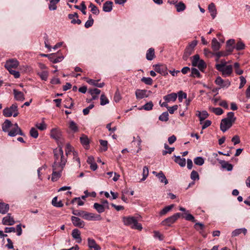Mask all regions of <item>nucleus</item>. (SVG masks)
Returning <instances> with one entry per match:
<instances>
[{"instance_id":"nucleus-44","label":"nucleus","mask_w":250,"mask_h":250,"mask_svg":"<svg viewBox=\"0 0 250 250\" xmlns=\"http://www.w3.org/2000/svg\"><path fill=\"white\" fill-rule=\"evenodd\" d=\"M196 66H197L200 71H203L207 67V64L204 60H201L197 63V64Z\"/></svg>"},{"instance_id":"nucleus-45","label":"nucleus","mask_w":250,"mask_h":250,"mask_svg":"<svg viewBox=\"0 0 250 250\" xmlns=\"http://www.w3.org/2000/svg\"><path fill=\"white\" fill-rule=\"evenodd\" d=\"M227 120H229V121L231 122L232 124H233L236 118L234 116V114L233 112H229L227 114V117L225 118Z\"/></svg>"},{"instance_id":"nucleus-32","label":"nucleus","mask_w":250,"mask_h":250,"mask_svg":"<svg viewBox=\"0 0 250 250\" xmlns=\"http://www.w3.org/2000/svg\"><path fill=\"white\" fill-rule=\"evenodd\" d=\"M154 49L152 48H150L146 52V58L148 61H151L154 57Z\"/></svg>"},{"instance_id":"nucleus-25","label":"nucleus","mask_w":250,"mask_h":250,"mask_svg":"<svg viewBox=\"0 0 250 250\" xmlns=\"http://www.w3.org/2000/svg\"><path fill=\"white\" fill-rule=\"evenodd\" d=\"M221 47L220 43L216 38H213L211 41V48L214 51L219 50Z\"/></svg>"},{"instance_id":"nucleus-40","label":"nucleus","mask_w":250,"mask_h":250,"mask_svg":"<svg viewBox=\"0 0 250 250\" xmlns=\"http://www.w3.org/2000/svg\"><path fill=\"white\" fill-rule=\"evenodd\" d=\"M159 120L162 122H167L169 120V115L167 111L163 112L159 117Z\"/></svg>"},{"instance_id":"nucleus-42","label":"nucleus","mask_w":250,"mask_h":250,"mask_svg":"<svg viewBox=\"0 0 250 250\" xmlns=\"http://www.w3.org/2000/svg\"><path fill=\"white\" fill-rule=\"evenodd\" d=\"M52 204L53 206L58 208H61L63 206V204L62 201H58V198L57 197H55L52 200Z\"/></svg>"},{"instance_id":"nucleus-2","label":"nucleus","mask_w":250,"mask_h":250,"mask_svg":"<svg viewBox=\"0 0 250 250\" xmlns=\"http://www.w3.org/2000/svg\"><path fill=\"white\" fill-rule=\"evenodd\" d=\"M179 209L184 212L185 216L180 213H176L173 215L167 217L162 222V224L163 226H170L172 224L174 223L180 217L182 216L187 221H190L192 222L195 221L194 216L189 213V211L187 210L185 208L180 207Z\"/></svg>"},{"instance_id":"nucleus-49","label":"nucleus","mask_w":250,"mask_h":250,"mask_svg":"<svg viewBox=\"0 0 250 250\" xmlns=\"http://www.w3.org/2000/svg\"><path fill=\"white\" fill-rule=\"evenodd\" d=\"M38 75L40 76L42 80L45 81L48 79V73L46 71H43L41 72H38Z\"/></svg>"},{"instance_id":"nucleus-64","label":"nucleus","mask_w":250,"mask_h":250,"mask_svg":"<svg viewBox=\"0 0 250 250\" xmlns=\"http://www.w3.org/2000/svg\"><path fill=\"white\" fill-rule=\"evenodd\" d=\"M121 96L118 91H117L114 96V101L116 103L119 102L121 100Z\"/></svg>"},{"instance_id":"nucleus-57","label":"nucleus","mask_w":250,"mask_h":250,"mask_svg":"<svg viewBox=\"0 0 250 250\" xmlns=\"http://www.w3.org/2000/svg\"><path fill=\"white\" fill-rule=\"evenodd\" d=\"M141 81L147 85H151L153 82V80L150 77H143Z\"/></svg>"},{"instance_id":"nucleus-53","label":"nucleus","mask_w":250,"mask_h":250,"mask_svg":"<svg viewBox=\"0 0 250 250\" xmlns=\"http://www.w3.org/2000/svg\"><path fill=\"white\" fill-rule=\"evenodd\" d=\"M109 103V100L104 94H102L100 97V104L104 105Z\"/></svg>"},{"instance_id":"nucleus-6","label":"nucleus","mask_w":250,"mask_h":250,"mask_svg":"<svg viewBox=\"0 0 250 250\" xmlns=\"http://www.w3.org/2000/svg\"><path fill=\"white\" fill-rule=\"evenodd\" d=\"M215 83L219 86L218 89L228 88L231 84L230 81L228 80H223L221 77L218 76L215 80Z\"/></svg>"},{"instance_id":"nucleus-56","label":"nucleus","mask_w":250,"mask_h":250,"mask_svg":"<svg viewBox=\"0 0 250 250\" xmlns=\"http://www.w3.org/2000/svg\"><path fill=\"white\" fill-rule=\"evenodd\" d=\"M190 178L192 180H198L199 179V175L198 173L195 171L193 170L190 174Z\"/></svg>"},{"instance_id":"nucleus-54","label":"nucleus","mask_w":250,"mask_h":250,"mask_svg":"<svg viewBox=\"0 0 250 250\" xmlns=\"http://www.w3.org/2000/svg\"><path fill=\"white\" fill-rule=\"evenodd\" d=\"M199 55L198 54L195 55L192 57L191 63L193 66H196L197 63L200 61Z\"/></svg>"},{"instance_id":"nucleus-7","label":"nucleus","mask_w":250,"mask_h":250,"mask_svg":"<svg viewBox=\"0 0 250 250\" xmlns=\"http://www.w3.org/2000/svg\"><path fill=\"white\" fill-rule=\"evenodd\" d=\"M83 218L88 221H100L102 220L100 215L84 211Z\"/></svg>"},{"instance_id":"nucleus-51","label":"nucleus","mask_w":250,"mask_h":250,"mask_svg":"<svg viewBox=\"0 0 250 250\" xmlns=\"http://www.w3.org/2000/svg\"><path fill=\"white\" fill-rule=\"evenodd\" d=\"M148 168L146 166H145L143 167V178L141 179V181H145L148 175Z\"/></svg>"},{"instance_id":"nucleus-30","label":"nucleus","mask_w":250,"mask_h":250,"mask_svg":"<svg viewBox=\"0 0 250 250\" xmlns=\"http://www.w3.org/2000/svg\"><path fill=\"white\" fill-rule=\"evenodd\" d=\"M193 50V49L187 46L185 50V52L183 56V59L185 61H187L188 57L192 54Z\"/></svg>"},{"instance_id":"nucleus-63","label":"nucleus","mask_w":250,"mask_h":250,"mask_svg":"<svg viewBox=\"0 0 250 250\" xmlns=\"http://www.w3.org/2000/svg\"><path fill=\"white\" fill-rule=\"evenodd\" d=\"M9 73L14 76L15 78H18L20 76V72L13 69L8 70Z\"/></svg>"},{"instance_id":"nucleus-48","label":"nucleus","mask_w":250,"mask_h":250,"mask_svg":"<svg viewBox=\"0 0 250 250\" xmlns=\"http://www.w3.org/2000/svg\"><path fill=\"white\" fill-rule=\"evenodd\" d=\"M191 70V74L190 75L191 77H197L198 78H200L201 77V75L197 69H196L195 68H192Z\"/></svg>"},{"instance_id":"nucleus-17","label":"nucleus","mask_w":250,"mask_h":250,"mask_svg":"<svg viewBox=\"0 0 250 250\" xmlns=\"http://www.w3.org/2000/svg\"><path fill=\"white\" fill-rule=\"evenodd\" d=\"M177 98V94L176 93H171L163 97L164 100L167 102H175Z\"/></svg>"},{"instance_id":"nucleus-34","label":"nucleus","mask_w":250,"mask_h":250,"mask_svg":"<svg viewBox=\"0 0 250 250\" xmlns=\"http://www.w3.org/2000/svg\"><path fill=\"white\" fill-rule=\"evenodd\" d=\"M93 208L95 209L99 213L104 212L105 209L101 204L98 203L94 204Z\"/></svg>"},{"instance_id":"nucleus-37","label":"nucleus","mask_w":250,"mask_h":250,"mask_svg":"<svg viewBox=\"0 0 250 250\" xmlns=\"http://www.w3.org/2000/svg\"><path fill=\"white\" fill-rule=\"evenodd\" d=\"M174 207V205H170L164 208L160 212L159 214L162 216L169 211Z\"/></svg>"},{"instance_id":"nucleus-12","label":"nucleus","mask_w":250,"mask_h":250,"mask_svg":"<svg viewBox=\"0 0 250 250\" xmlns=\"http://www.w3.org/2000/svg\"><path fill=\"white\" fill-rule=\"evenodd\" d=\"M62 135V132L58 128H55L51 129L50 136L52 138L58 141L61 138Z\"/></svg>"},{"instance_id":"nucleus-52","label":"nucleus","mask_w":250,"mask_h":250,"mask_svg":"<svg viewBox=\"0 0 250 250\" xmlns=\"http://www.w3.org/2000/svg\"><path fill=\"white\" fill-rule=\"evenodd\" d=\"M235 49L237 51L243 50L245 47V44L241 41H239L234 46Z\"/></svg>"},{"instance_id":"nucleus-43","label":"nucleus","mask_w":250,"mask_h":250,"mask_svg":"<svg viewBox=\"0 0 250 250\" xmlns=\"http://www.w3.org/2000/svg\"><path fill=\"white\" fill-rule=\"evenodd\" d=\"M177 97L179 102H182L183 100L186 99L187 98V93L184 92L183 91H179L177 93Z\"/></svg>"},{"instance_id":"nucleus-33","label":"nucleus","mask_w":250,"mask_h":250,"mask_svg":"<svg viewBox=\"0 0 250 250\" xmlns=\"http://www.w3.org/2000/svg\"><path fill=\"white\" fill-rule=\"evenodd\" d=\"M87 82L91 85L97 86L99 88L103 87L104 85V83H99L98 81L92 79H89L87 81Z\"/></svg>"},{"instance_id":"nucleus-14","label":"nucleus","mask_w":250,"mask_h":250,"mask_svg":"<svg viewBox=\"0 0 250 250\" xmlns=\"http://www.w3.org/2000/svg\"><path fill=\"white\" fill-rule=\"evenodd\" d=\"M2 223L4 225L11 226L15 223L14 218L8 213L7 216L4 217L2 220Z\"/></svg>"},{"instance_id":"nucleus-26","label":"nucleus","mask_w":250,"mask_h":250,"mask_svg":"<svg viewBox=\"0 0 250 250\" xmlns=\"http://www.w3.org/2000/svg\"><path fill=\"white\" fill-rule=\"evenodd\" d=\"M9 209V206L8 204L0 203V213L2 214H6Z\"/></svg>"},{"instance_id":"nucleus-8","label":"nucleus","mask_w":250,"mask_h":250,"mask_svg":"<svg viewBox=\"0 0 250 250\" xmlns=\"http://www.w3.org/2000/svg\"><path fill=\"white\" fill-rule=\"evenodd\" d=\"M19 64V62L16 59H11L7 60L5 64L4 67L7 70H11L13 68H17Z\"/></svg>"},{"instance_id":"nucleus-61","label":"nucleus","mask_w":250,"mask_h":250,"mask_svg":"<svg viewBox=\"0 0 250 250\" xmlns=\"http://www.w3.org/2000/svg\"><path fill=\"white\" fill-rule=\"evenodd\" d=\"M73 147L70 145V144H67L65 146V154L66 156L69 155L70 152L73 150Z\"/></svg>"},{"instance_id":"nucleus-47","label":"nucleus","mask_w":250,"mask_h":250,"mask_svg":"<svg viewBox=\"0 0 250 250\" xmlns=\"http://www.w3.org/2000/svg\"><path fill=\"white\" fill-rule=\"evenodd\" d=\"M209 109L217 115H220L223 113V110L220 107H210Z\"/></svg>"},{"instance_id":"nucleus-9","label":"nucleus","mask_w":250,"mask_h":250,"mask_svg":"<svg viewBox=\"0 0 250 250\" xmlns=\"http://www.w3.org/2000/svg\"><path fill=\"white\" fill-rule=\"evenodd\" d=\"M232 125L233 124L231 122L227 120L226 118L223 119L220 123V129L222 131L225 132L230 128Z\"/></svg>"},{"instance_id":"nucleus-62","label":"nucleus","mask_w":250,"mask_h":250,"mask_svg":"<svg viewBox=\"0 0 250 250\" xmlns=\"http://www.w3.org/2000/svg\"><path fill=\"white\" fill-rule=\"evenodd\" d=\"M88 92L91 95H98L101 93V90L98 88H93L89 89Z\"/></svg>"},{"instance_id":"nucleus-19","label":"nucleus","mask_w":250,"mask_h":250,"mask_svg":"<svg viewBox=\"0 0 250 250\" xmlns=\"http://www.w3.org/2000/svg\"><path fill=\"white\" fill-rule=\"evenodd\" d=\"M219 163L221 164L222 167L223 169H226L228 171H231L233 169V165L229 163L225 160H219Z\"/></svg>"},{"instance_id":"nucleus-5","label":"nucleus","mask_w":250,"mask_h":250,"mask_svg":"<svg viewBox=\"0 0 250 250\" xmlns=\"http://www.w3.org/2000/svg\"><path fill=\"white\" fill-rule=\"evenodd\" d=\"M223 66H218V69H216L218 71L220 72L223 77H227L230 76L233 71V67L231 65H228L225 67H222Z\"/></svg>"},{"instance_id":"nucleus-10","label":"nucleus","mask_w":250,"mask_h":250,"mask_svg":"<svg viewBox=\"0 0 250 250\" xmlns=\"http://www.w3.org/2000/svg\"><path fill=\"white\" fill-rule=\"evenodd\" d=\"M154 70L157 73H159L164 76H167L168 74L167 67L165 65L156 64L154 66Z\"/></svg>"},{"instance_id":"nucleus-46","label":"nucleus","mask_w":250,"mask_h":250,"mask_svg":"<svg viewBox=\"0 0 250 250\" xmlns=\"http://www.w3.org/2000/svg\"><path fill=\"white\" fill-rule=\"evenodd\" d=\"M194 163L197 166H202L205 162L204 159L202 157H197L194 159Z\"/></svg>"},{"instance_id":"nucleus-1","label":"nucleus","mask_w":250,"mask_h":250,"mask_svg":"<svg viewBox=\"0 0 250 250\" xmlns=\"http://www.w3.org/2000/svg\"><path fill=\"white\" fill-rule=\"evenodd\" d=\"M54 162L52 165L53 172L51 180L56 181L61 175L62 171L67 162V157L63 154L62 146L59 147L53 150Z\"/></svg>"},{"instance_id":"nucleus-22","label":"nucleus","mask_w":250,"mask_h":250,"mask_svg":"<svg viewBox=\"0 0 250 250\" xmlns=\"http://www.w3.org/2000/svg\"><path fill=\"white\" fill-rule=\"evenodd\" d=\"M247 233V229L245 228L236 229L232 232L231 235L232 237H236L241 233H243L244 235H246Z\"/></svg>"},{"instance_id":"nucleus-38","label":"nucleus","mask_w":250,"mask_h":250,"mask_svg":"<svg viewBox=\"0 0 250 250\" xmlns=\"http://www.w3.org/2000/svg\"><path fill=\"white\" fill-rule=\"evenodd\" d=\"M80 141H81V143L83 146H86L89 145V139H88V137L85 135H83L80 137Z\"/></svg>"},{"instance_id":"nucleus-60","label":"nucleus","mask_w":250,"mask_h":250,"mask_svg":"<svg viewBox=\"0 0 250 250\" xmlns=\"http://www.w3.org/2000/svg\"><path fill=\"white\" fill-rule=\"evenodd\" d=\"M100 143L101 145L103 147V150L104 151H106L107 150V141L105 140H100Z\"/></svg>"},{"instance_id":"nucleus-41","label":"nucleus","mask_w":250,"mask_h":250,"mask_svg":"<svg viewBox=\"0 0 250 250\" xmlns=\"http://www.w3.org/2000/svg\"><path fill=\"white\" fill-rule=\"evenodd\" d=\"M153 107V104L151 101L146 103L144 104L140 109H144L146 111H149L152 109Z\"/></svg>"},{"instance_id":"nucleus-3","label":"nucleus","mask_w":250,"mask_h":250,"mask_svg":"<svg viewBox=\"0 0 250 250\" xmlns=\"http://www.w3.org/2000/svg\"><path fill=\"white\" fill-rule=\"evenodd\" d=\"M123 221L125 225L130 226L131 228L141 230L143 229L142 225L138 222V221L134 217H124Z\"/></svg>"},{"instance_id":"nucleus-24","label":"nucleus","mask_w":250,"mask_h":250,"mask_svg":"<svg viewBox=\"0 0 250 250\" xmlns=\"http://www.w3.org/2000/svg\"><path fill=\"white\" fill-rule=\"evenodd\" d=\"M198 114H197V116L199 118L200 124H202L203 123V121L207 118L209 115L208 113L206 110H203L202 112H200L199 111H197Z\"/></svg>"},{"instance_id":"nucleus-36","label":"nucleus","mask_w":250,"mask_h":250,"mask_svg":"<svg viewBox=\"0 0 250 250\" xmlns=\"http://www.w3.org/2000/svg\"><path fill=\"white\" fill-rule=\"evenodd\" d=\"M60 0H50L48 8L50 10H55L57 9L56 4L58 3Z\"/></svg>"},{"instance_id":"nucleus-13","label":"nucleus","mask_w":250,"mask_h":250,"mask_svg":"<svg viewBox=\"0 0 250 250\" xmlns=\"http://www.w3.org/2000/svg\"><path fill=\"white\" fill-rule=\"evenodd\" d=\"M71 221L74 226L78 227L80 228H83L85 226L84 222L77 217L72 216Z\"/></svg>"},{"instance_id":"nucleus-27","label":"nucleus","mask_w":250,"mask_h":250,"mask_svg":"<svg viewBox=\"0 0 250 250\" xmlns=\"http://www.w3.org/2000/svg\"><path fill=\"white\" fill-rule=\"evenodd\" d=\"M69 128L73 133L77 132L79 130L77 125L72 120L69 122Z\"/></svg>"},{"instance_id":"nucleus-55","label":"nucleus","mask_w":250,"mask_h":250,"mask_svg":"<svg viewBox=\"0 0 250 250\" xmlns=\"http://www.w3.org/2000/svg\"><path fill=\"white\" fill-rule=\"evenodd\" d=\"M30 135L32 137L34 138H38L39 133L37 129L34 127L31 128L30 130Z\"/></svg>"},{"instance_id":"nucleus-18","label":"nucleus","mask_w":250,"mask_h":250,"mask_svg":"<svg viewBox=\"0 0 250 250\" xmlns=\"http://www.w3.org/2000/svg\"><path fill=\"white\" fill-rule=\"evenodd\" d=\"M72 236L74 239L76 240L78 243H81L82 239L81 237V232L78 229H75L72 230Z\"/></svg>"},{"instance_id":"nucleus-16","label":"nucleus","mask_w":250,"mask_h":250,"mask_svg":"<svg viewBox=\"0 0 250 250\" xmlns=\"http://www.w3.org/2000/svg\"><path fill=\"white\" fill-rule=\"evenodd\" d=\"M208 9L210 13V15L213 19H215L217 16V9L214 3L211 2L208 5Z\"/></svg>"},{"instance_id":"nucleus-20","label":"nucleus","mask_w":250,"mask_h":250,"mask_svg":"<svg viewBox=\"0 0 250 250\" xmlns=\"http://www.w3.org/2000/svg\"><path fill=\"white\" fill-rule=\"evenodd\" d=\"M113 9V2L111 1H106L104 4L103 10L105 12H110Z\"/></svg>"},{"instance_id":"nucleus-31","label":"nucleus","mask_w":250,"mask_h":250,"mask_svg":"<svg viewBox=\"0 0 250 250\" xmlns=\"http://www.w3.org/2000/svg\"><path fill=\"white\" fill-rule=\"evenodd\" d=\"M157 177L161 183H163L165 185L168 184V181L166 177L164 175V173L162 171L158 172V174H157Z\"/></svg>"},{"instance_id":"nucleus-11","label":"nucleus","mask_w":250,"mask_h":250,"mask_svg":"<svg viewBox=\"0 0 250 250\" xmlns=\"http://www.w3.org/2000/svg\"><path fill=\"white\" fill-rule=\"evenodd\" d=\"M150 93V91H147L145 89H137L135 91L136 97L137 99H142L144 98L148 97V95L146 94L147 92Z\"/></svg>"},{"instance_id":"nucleus-58","label":"nucleus","mask_w":250,"mask_h":250,"mask_svg":"<svg viewBox=\"0 0 250 250\" xmlns=\"http://www.w3.org/2000/svg\"><path fill=\"white\" fill-rule=\"evenodd\" d=\"M154 237L156 239H159L160 241L164 240V236L161 234L158 231H154Z\"/></svg>"},{"instance_id":"nucleus-4","label":"nucleus","mask_w":250,"mask_h":250,"mask_svg":"<svg viewBox=\"0 0 250 250\" xmlns=\"http://www.w3.org/2000/svg\"><path fill=\"white\" fill-rule=\"evenodd\" d=\"M19 114L18 105L17 104H13L10 107L5 108L3 110V115L4 117H9L12 115L16 117Z\"/></svg>"},{"instance_id":"nucleus-21","label":"nucleus","mask_w":250,"mask_h":250,"mask_svg":"<svg viewBox=\"0 0 250 250\" xmlns=\"http://www.w3.org/2000/svg\"><path fill=\"white\" fill-rule=\"evenodd\" d=\"M14 98L17 101H23L24 100V95L22 92L19 91L16 89L13 90Z\"/></svg>"},{"instance_id":"nucleus-59","label":"nucleus","mask_w":250,"mask_h":250,"mask_svg":"<svg viewBox=\"0 0 250 250\" xmlns=\"http://www.w3.org/2000/svg\"><path fill=\"white\" fill-rule=\"evenodd\" d=\"M36 126L40 130H44L46 128V125L43 122L41 123L36 124Z\"/></svg>"},{"instance_id":"nucleus-15","label":"nucleus","mask_w":250,"mask_h":250,"mask_svg":"<svg viewBox=\"0 0 250 250\" xmlns=\"http://www.w3.org/2000/svg\"><path fill=\"white\" fill-rule=\"evenodd\" d=\"M88 246L90 249H94V250H101V247L96 243L95 240L91 238L87 239Z\"/></svg>"},{"instance_id":"nucleus-39","label":"nucleus","mask_w":250,"mask_h":250,"mask_svg":"<svg viewBox=\"0 0 250 250\" xmlns=\"http://www.w3.org/2000/svg\"><path fill=\"white\" fill-rule=\"evenodd\" d=\"M164 148L166 150L162 151V154L163 155H166L167 153L171 154L174 150V147H169L167 144H165Z\"/></svg>"},{"instance_id":"nucleus-29","label":"nucleus","mask_w":250,"mask_h":250,"mask_svg":"<svg viewBox=\"0 0 250 250\" xmlns=\"http://www.w3.org/2000/svg\"><path fill=\"white\" fill-rule=\"evenodd\" d=\"M11 125V122L8 119H6L2 125V131L5 132H8V129Z\"/></svg>"},{"instance_id":"nucleus-50","label":"nucleus","mask_w":250,"mask_h":250,"mask_svg":"<svg viewBox=\"0 0 250 250\" xmlns=\"http://www.w3.org/2000/svg\"><path fill=\"white\" fill-rule=\"evenodd\" d=\"M234 68L235 69V72L237 75H241L243 73V70L242 69H240V64L238 62H235L233 65Z\"/></svg>"},{"instance_id":"nucleus-23","label":"nucleus","mask_w":250,"mask_h":250,"mask_svg":"<svg viewBox=\"0 0 250 250\" xmlns=\"http://www.w3.org/2000/svg\"><path fill=\"white\" fill-rule=\"evenodd\" d=\"M52 56L50 57L49 60L53 63H56L61 62L64 59V57L62 55L57 56L56 54H52Z\"/></svg>"},{"instance_id":"nucleus-35","label":"nucleus","mask_w":250,"mask_h":250,"mask_svg":"<svg viewBox=\"0 0 250 250\" xmlns=\"http://www.w3.org/2000/svg\"><path fill=\"white\" fill-rule=\"evenodd\" d=\"M176 11L178 12H180L184 11L186 9V6L184 3L180 1L176 4Z\"/></svg>"},{"instance_id":"nucleus-28","label":"nucleus","mask_w":250,"mask_h":250,"mask_svg":"<svg viewBox=\"0 0 250 250\" xmlns=\"http://www.w3.org/2000/svg\"><path fill=\"white\" fill-rule=\"evenodd\" d=\"M174 161L178 164L181 167H184L186 166V159L185 158H181L180 156H174Z\"/></svg>"}]
</instances>
